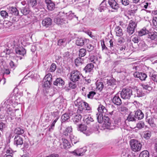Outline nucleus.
<instances>
[{
    "label": "nucleus",
    "mask_w": 157,
    "mask_h": 157,
    "mask_svg": "<svg viewBox=\"0 0 157 157\" xmlns=\"http://www.w3.org/2000/svg\"><path fill=\"white\" fill-rule=\"evenodd\" d=\"M74 104L78 108L77 113H88L91 111V108L89 104L80 98H78L75 101Z\"/></svg>",
    "instance_id": "obj_1"
},
{
    "label": "nucleus",
    "mask_w": 157,
    "mask_h": 157,
    "mask_svg": "<svg viewBox=\"0 0 157 157\" xmlns=\"http://www.w3.org/2000/svg\"><path fill=\"white\" fill-rule=\"evenodd\" d=\"M81 90L82 95L86 97H87L89 99H92L96 94L95 90L93 89L92 87L87 84H85L84 86L82 87Z\"/></svg>",
    "instance_id": "obj_2"
},
{
    "label": "nucleus",
    "mask_w": 157,
    "mask_h": 157,
    "mask_svg": "<svg viewBox=\"0 0 157 157\" xmlns=\"http://www.w3.org/2000/svg\"><path fill=\"white\" fill-rule=\"evenodd\" d=\"M82 75L80 72L76 70L72 71L70 73V79L74 82H76L82 78Z\"/></svg>",
    "instance_id": "obj_3"
},
{
    "label": "nucleus",
    "mask_w": 157,
    "mask_h": 157,
    "mask_svg": "<svg viewBox=\"0 0 157 157\" xmlns=\"http://www.w3.org/2000/svg\"><path fill=\"white\" fill-rule=\"evenodd\" d=\"M122 98L124 99H129L132 95V90L129 88L123 89L120 93Z\"/></svg>",
    "instance_id": "obj_4"
},
{
    "label": "nucleus",
    "mask_w": 157,
    "mask_h": 157,
    "mask_svg": "<svg viewBox=\"0 0 157 157\" xmlns=\"http://www.w3.org/2000/svg\"><path fill=\"white\" fill-rule=\"evenodd\" d=\"M66 102V100L59 97L54 101L53 104L54 106L57 107L58 108H61L65 105Z\"/></svg>",
    "instance_id": "obj_5"
},
{
    "label": "nucleus",
    "mask_w": 157,
    "mask_h": 157,
    "mask_svg": "<svg viewBox=\"0 0 157 157\" xmlns=\"http://www.w3.org/2000/svg\"><path fill=\"white\" fill-rule=\"evenodd\" d=\"M137 25V23L136 21L131 20L128 26L127 32L129 35L132 34L135 31V28Z\"/></svg>",
    "instance_id": "obj_6"
},
{
    "label": "nucleus",
    "mask_w": 157,
    "mask_h": 157,
    "mask_svg": "<svg viewBox=\"0 0 157 157\" xmlns=\"http://www.w3.org/2000/svg\"><path fill=\"white\" fill-rule=\"evenodd\" d=\"M116 82L115 79H111L107 81V90H111L112 92H113V90L117 87Z\"/></svg>",
    "instance_id": "obj_7"
},
{
    "label": "nucleus",
    "mask_w": 157,
    "mask_h": 157,
    "mask_svg": "<svg viewBox=\"0 0 157 157\" xmlns=\"http://www.w3.org/2000/svg\"><path fill=\"white\" fill-rule=\"evenodd\" d=\"M110 46H109V53L113 54L115 53L117 51V47L113 39H111L109 41Z\"/></svg>",
    "instance_id": "obj_8"
},
{
    "label": "nucleus",
    "mask_w": 157,
    "mask_h": 157,
    "mask_svg": "<svg viewBox=\"0 0 157 157\" xmlns=\"http://www.w3.org/2000/svg\"><path fill=\"white\" fill-rule=\"evenodd\" d=\"M77 129L78 131L82 132L87 136H89L92 133L91 131L87 130L86 126L84 125L79 124L78 126Z\"/></svg>",
    "instance_id": "obj_9"
},
{
    "label": "nucleus",
    "mask_w": 157,
    "mask_h": 157,
    "mask_svg": "<svg viewBox=\"0 0 157 157\" xmlns=\"http://www.w3.org/2000/svg\"><path fill=\"white\" fill-rule=\"evenodd\" d=\"M108 3L110 6L115 11H117L119 8V5L115 0H108Z\"/></svg>",
    "instance_id": "obj_10"
},
{
    "label": "nucleus",
    "mask_w": 157,
    "mask_h": 157,
    "mask_svg": "<svg viewBox=\"0 0 157 157\" xmlns=\"http://www.w3.org/2000/svg\"><path fill=\"white\" fill-rule=\"evenodd\" d=\"M103 120L104 124H105L108 128H109L110 129H113L112 127V124L111 123L110 121L108 116L104 115L103 116Z\"/></svg>",
    "instance_id": "obj_11"
},
{
    "label": "nucleus",
    "mask_w": 157,
    "mask_h": 157,
    "mask_svg": "<svg viewBox=\"0 0 157 157\" xmlns=\"http://www.w3.org/2000/svg\"><path fill=\"white\" fill-rule=\"evenodd\" d=\"M135 77L139 78L141 81H144L147 78L146 74L143 72H136L134 74Z\"/></svg>",
    "instance_id": "obj_12"
},
{
    "label": "nucleus",
    "mask_w": 157,
    "mask_h": 157,
    "mask_svg": "<svg viewBox=\"0 0 157 157\" xmlns=\"http://www.w3.org/2000/svg\"><path fill=\"white\" fill-rule=\"evenodd\" d=\"M23 143V139L18 135L16 136L14 139V144L17 146L19 145H21Z\"/></svg>",
    "instance_id": "obj_13"
},
{
    "label": "nucleus",
    "mask_w": 157,
    "mask_h": 157,
    "mask_svg": "<svg viewBox=\"0 0 157 157\" xmlns=\"http://www.w3.org/2000/svg\"><path fill=\"white\" fill-rule=\"evenodd\" d=\"M86 113H77V115L74 116V117L73 118V121L75 123L78 122L80 121L81 118L85 116Z\"/></svg>",
    "instance_id": "obj_14"
},
{
    "label": "nucleus",
    "mask_w": 157,
    "mask_h": 157,
    "mask_svg": "<svg viewBox=\"0 0 157 157\" xmlns=\"http://www.w3.org/2000/svg\"><path fill=\"white\" fill-rule=\"evenodd\" d=\"M52 20L50 17L46 18L42 21L43 25L46 28L50 26L52 24Z\"/></svg>",
    "instance_id": "obj_15"
},
{
    "label": "nucleus",
    "mask_w": 157,
    "mask_h": 157,
    "mask_svg": "<svg viewBox=\"0 0 157 157\" xmlns=\"http://www.w3.org/2000/svg\"><path fill=\"white\" fill-rule=\"evenodd\" d=\"M131 147H141L142 145L138 140L135 139L131 140L130 141Z\"/></svg>",
    "instance_id": "obj_16"
},
{
    "label": "nucleus",
    "mask_w": 157,
    "mask_h": 157,
    "mask_svg": "<svg viewBox=\"0 0 157 157\" xmlns=\"http://www.w3.org/2000/svg\"><path fill=\"white\" fill-rule=\"evenodd\" d=\"M112 101L114 104L117 105H120L122 103L121 100L117 94L115 95Z\"/></svg>",
    "instance_id": "obj_17"
},
{
    "label": "nucleus",
    "mask_w": 157,
    "mask_h": 157,
    "mask_svg": "<svg viewBox=\"0 0 157 157\" xmlns=\"http://www.w3.org/2000/svg\"><path fill=\"white\" fill-rule=\"evenodd\" d=\"M15 52L17 54L24 56L26 54V51L23 47H17L15 48Z\"/></svg>",
    "instance_id": "obj_18"
},
{
    "label": "nucleus",
    "mask_w": 157,
    "mask_h": 157,
    "mask_svg": "<svg viewBox=\"0 0 157 157\" xmlns=\"http://www.w3.org/2000/svg\"><path fill=\"white\" fill-rule=\"evenodd\" d=\"M94 65L92 63L88 64L84 68V70L86 73H90L93 72Z\"/></svg>",
    "instance_id": "obj_19"
},
{
    "label": "nucleus",
    "mask_w": 157,
    "mask_h": 157,
    "mask_svg": "<svg viewBox=\"0 0 157 157\" xmlns=\"http://www.w3.org/2000/svg\"><path fill=\"white\" fill-rule=\"evenodd\" d=\"M88 40L85 38H80L78 39L76 41V44L77 46H82L87 42Z\"/></svg>",
    "instance_id": "obj_20"
},
{
    "label": "nucleus",
    "mask_w": 157,
    "mask_h": 157,
    "mask_svg": "<svg viewBox=\"0 0 157 157\" xmlns=\"http://www.w3.org/2000/svg\"><path fill=\"white\" fill-rule=\"evenodd\" d=\"M135 116L136 118L138 120H141L144 117V114L140 109L137 110L135 112Z\"/></svg>",
    "instance_id": "obj_21"
},
{
    "label": "nucleus",
    "mask_w": 157,
    "mask_h": 157,
    "mask_svg": "<svg viewBox=\"0 0 157 157\" xmlns=\"http://www.w3.org/2000/svg\"><path fill=\"white\" fill-rule=\"evenodd\" d=\"M115 32L116 33V35L117 36H121L123 35L122 29L119 26H117L115 28Z\"/></svg>",
    "instance_id": "obj_22"
},
{
    "label": "nucleus",
    "mask_w": 157,
    "mask_h": 157,
    "mask_svg": "<svg viewBox=\"0 0 157 157\" xmlns=\"http://www.w3.org/2000/svg\"><path fill=\"white\" fill-rule=\"evenodd\" d=\"M87 114L86 113V115L83 116L84 119L85 120V122L87 123V124H90V122H92L94 121V119L90 115H88L87 116Z\"/></svg>",
    "instance_id": "obj_23"
},
{
    "label": "nucleus",
    "mask_w": 157,
    "mask_h": 157,
    "mask_svg": "<svg viewBox=\"0 0 157 157\" xmlns=\"http://www.w3.org/2000/svg\"><path fill=\"white\" fill-rule=\"evenodd\" d=\"M99 113L106 114L107 110L105 107L101 104H100L98 108Z\"/></svg>",
    "instance_id": "obj_24"
},
{
    "label": "nucleus",
    "mask_w": 157,
    "mask_h": 157,
    "mask_svg": "<svg viewBox=\"0 0 157 157\" xmlns=\"http://www.w3.org/2000/svg\"><path fill=\"white\" fill-rule=\"evenodd\" d=\"M9 11L10 13L15 15H18L19 12L17 8L14 7H9Z\"/></svg>",
    "instance_id": "obj_25"
},
{
    "label": "nucleus",
    "mask_w": 157,
    "mask_h": 157,
    "mask_svg": "<svg viewBox=\"0 0 157 157\" xmlns=\"http://www.w3.org/2000/svg\"><path fill=\"white\" fill-rule=\"evenodd\" d=\"M151 136V132L149 131H145L143 132L141 134V136L147 140L149 139Z\"/></svg>",
    "instance_id": "obj_26"
},
{
    "label": "nucleus",
    "mask_w": 157,
    "mask_h": 157,
    "mask_svg": "<svg viewBox=\"0 0 157 157\" xmlns=\"http://www.w3.org/2000/svg\"><path fill=\"white\" fill-rule=\"evenodd\" d=\"M53 84L55 85L63 86L64 85V82L61 78H58L54 82Z\"/></svg>",
    "instance_id": "obj_27"
},
{
    "label": "nucleus",
    "mask_w": 157,
    "mask_h": 157,
    "mask_svg": "<svg viewBox=\"0 0 157 157\" xmlns=\"http://www.w3.org/2000/svg\"><path fill=\"white\" fill-rule=\"evenodd\" d=\"M70 54L69 52H65L63 54V61L67 62H70L71 59L70 56Z\"/></svg>",
    "instance_id": "obj_28"
},
{
    "label": "nucleus",
    "mask_w": 157,
    "mask_h": 157,
    "mask_svg": "<svg viewBox=\"0 0 157 157\" xmlns=\"http://www.w3.org/2000/svg\"><path fill=\"white\" fill-rule=\"evenodd\" d=\"M148 38L152 40H154L157 37V33L156 32H149L148 33Z\"/></svg>",
    "instance_id": "obj_29"
},
{
    "label": "nucleus",
    "mask_w": 157,
    "mask_h": 157,
    "mask_svg": "<svg viewBox=\"0 0 157 157\" xmlns=\"http://www.w3.org/2000/svg\"><path fill=\"white\" fill-rule=\"evenodd\" d=\"M135 3H131L130 5V8L132 13H135L137 10L136 5L135 4Z\"/></svg>",
    "instance_id": "obj_30"
},
{
    "label": "nucleus",
    "mask_w": 157,
    "mask_h": 157,
    "mask_svg": "<svg viewBox=\"0 0 157 157\" xmlns=\"http://www.w3.org/2000/svg\"><path fill=\"white\" fill-rule=\"evenodd\" d=\"M152 83V82L151 81L147 84H141V86L143 88L146 90L148 91H150L152 90V87L151 86V83Z\"/></svg>",
    "instance_id": "obj_31"
},
{
    "label": "nucleus",
    "mask_w": 157,
    "mask_h": 157,
    "mask_svg": "<svg viewBox=\"0 0 157 157\" xmlns=\"http://www.w3.org/2000/svg\"><path fill=\"white\" fill-rule=\"evenodd\" d=\"M75 63L76 65L78 66L84 63V60L80 57H78L75 59Z\"/></svg>",
    "instance_id": "obj_32"
},
{
    "label": "nucleus",
    "mask_w": 157,
    "mask_h": 157,
    "mask_svg": "<svg viewBox=\"0 0 157 157\" xmlns=\"http://www.w3.org/2000/svg\"><path fill=\"white\" fill-rule=\"evenodd\" d=\"M149 76L154 81L157 82V74L153 72H149Z\"/></svg>",
    "instance_id": "obj_33"
},
{
    "label": "nucleus",
    "mask_w": 157,
    "mask_h": 157,
    "mask_svg": "<svg viewBox=\"0 0 157 157\" xmlns=\"http://www.w3.org/2000/svg\"><path fill=\"white\" fill-rule=\"evenodd\" d=\"M148 31L146 28H144L138 32V34L139 36H141L146 34H148Z\"/></svg>",
    "instance_id": "obj_34"
},
{
    "label": "nucleus",
    "mask_w": 157,
    "mask_h": 157,
    "mask_svg": "<svg viewBox=\"0 0 157 157\" xmlns=\"http://www.w3.org/2000/svg\"><path fill=\"white\" fill-rule=\"evenodd\" d=\"M135 91L136 93L134 94L135 97H140L144 96V94L141 90L137 89Z\"/></svg>",
    "instance_id": "obj_35"
},
{
    "label": "nucleus",
    "mask_w": 157,
    "mask_h": 157,
    "mask_svg": "<svg viewBox=\"0 0 157 157\" xmlns=\"http://www.w3.org/2000/svg\"><path fill=\"white\" fill-rule=\"evenodd\" d=\"M23 129L20 128H17L14 129V133L17 135H21L24 133Z\"/></svg>",
    "instance_id": "obj_36"
},
{
    "label": "nucleus",
    "mask_w": 157,
    "mask_h": 157,
    "mask_svg": "<svg viewBox=\"0 0 157 157\" xmlns=\"http://www.w3.org/2000/svg\"><path fill=\"white\" fill-rule=\"evenodd\" d=\"M96 117L98 122L100 123L103 122V114L99 113L96 114Z\"/></svg>",
    "instance_id": "obj_37"
},
{
    "label": "nucleus",
    "mask_w": 157,
    "mask_h": 157,
    "mask_svg": "<svg viewBox=\"0 0 157 157\" xmlns=\"http://www.w3.org/2000/svg\"><path fill=\"white\" fill-rule=\"evenodd\" d=\"M66 44V39L65 38L59 40L58 42V45L60 46H65Z\"/></svg>",
    "instance_id": "obj_38"
},
{
    "label": "nucleus",
    "mask_w": 157,
    "mask_h": 157,
    "mask_svg": "<svg viewBox=\"0 0 157 157\" xmlns=\"http://www.w3.org/2000/svg\"><path fill=\"white\" fill-rule=\"evenodd\" d=\"M27 4L32 7L35 6L37 4L36 0H26Z\"/></svg>",
    "instance_id": "obj_39"
},
{
    "label": "nucleus",
    "mask_w": 157,
    "mask_h": 157,
    "mask_svg": "<svg viewBox=\"0 0 157 157\" xmlns=\"http://www.w3.org/2000/svg\"><path fill=\"white\" fill-rule=\"evenodd\" d=\"M62 140L63 141V144H62L63 147H67L69 146L71 147V145L70 144L69 142L66 139L62 138Z\"/></svg>",
    "instance_id": "obj_40"
},
{
    "label": "nucleus",
    "mask_w": 157,
    "mask_h": 157,
    "mask_svg": "<svg viewBox=\"0 0 157 157\" xmlns=\"http://www.w3.org/2000/svg\"><path fill=\"white\" fill-rule=\"evenodd\" d=\"M59 112L58 111L51 113V115L53 117V119L58 120L59 119Z\"/></svg>",
    "instance_id": "obj_41"
},
{
    "label": "nucleus",
    "mask_w": 157,
    "mask_h": 157,
    "mask_svg": "<svg viewBox=\"0 0 157 157\" xmlns=\"http://www.w3.org/2000/svg\"><path fill=\"white\" fill-rule=\"evenodd\" d=\"M136 119L135 115H132V113H131L128 116L127 120L129 121H135Z\"/></svg>",
    "instance_id": "obj_42"
},
{
    "label": "nucleus",
    "mask_w": 157,
    "mask_h": 157,
    "mask_svg": "<svg viewBox=\"0 0 157 157\" xmlns=\"http://www.w3.org/2000/svg\"><path fill=\"white\" fill-rule=\"evenodd\" d=\"M149 153L148 151L145 150L140 153L139 157H149Z\"/></svg>",
    "instance_id": "obj_43"
},
{
    "label": "nucleus",
    "mask_w": 157,
    "mask_h": 157,
    "mask_svg": "<svg viewBox=\"0 0 157 157\" xmlns=\"http://www.w3.org/2000/svg\"><path fill=\"white\" fill-rule=\"evenodd\" d=\"M69 137L71 140L72 144L73 143L74 144H75L78 141L76 137H75L72 134H70Z\"/></svg>",
    "instance_id": "obj_44"
},
{
    "label": "nucleus",
    "mask_w": 157,
    "mask_h": 157,
    "mask_svg": "<svg viewBox=\"0 0 157 157\" xmlns=\"http://www.w3.org/2000/svg\"><path fill=\"white\" fill-rule=\"evenodd\" d=\"M66 14L67 16V18L69 20L72 19L73 17H76L74 13H72L71 11H70L68 13H67Z\"/></svg>",
    "instance_id": "obj_45"
},
{
    "label": "nucleus",
    "mask_w": 157,
    "mask_h": 157,
    "mask_svg": "<svg viewBox=\"0 0 157 157\" xmlns=\"http://www.w3.org/2000/svg\"><path fill=\"white\" fill-rule=\"evenodd\" d=\"M107 8L105 0H103L100 5V11L101 12L102 10H104Z\"/></svg>",
    "instance_id": "obj_46"
},
{
    "label": "nucleus",
    "mask_w": 157,
    "mask_h": 157,
    "mask_svg": "<svg viewBox=\"0 0 157 157\" xmlns=\"http://www.w3.org/2000/svg\"><path fill=\"white\" fill-rule=\"evenodd\" d=\"M47 7L48 10L51 11L52 10H54L55 8V3L52 2L51 3L48 4Z\"/></svg>",
    "instance_id": "obj_47"
},
{
    "label": "nucleus",
    "mask_w": 157,
    "mask_h": 157,
    "mask_svg": "<svg viewBox=\"0 0 157 157\" xmlns=\"http://www.w3.org/2000/svg\"><path fill=\"white\" fill-rule=\"evenodd\" d=\"M96 88L100 91H101L104 87V85L102 82H97L96 84Z\"/></svg>",
    "instance_id": "obj_48"
},
{
    "label": "nucleus",
    "mask_w": 157,
    "mask_h": 157,
    "mask_svg": "<svg viewBox=\"0 0 157 157\" xmlns=\"http://www.w3.org/2000/svg\"><path fill=\"white\" fill-rule=\"evenodd\" d=\"M86 51L84 48H81L79 50V56L81 57L84 56L86 54Z\"/></svg>",
    "instance_id": "obj_49"
},
{
    "label": "nucleus",
    "mask_w": 157,
    "mask_h": 157,
    "mask_svg": "<svg viewBox=\"0 0 157 157\" xmlns=\"http://www.w3.org/2000/svg\"><path fill=\"white\" fill-rule=\"evenodd\" d=\"M21 12L23 15H26L29 13V10L28 7H25L21 10Z\"/></svg>",
    "instance_id": "obj_50"
},
{
    "label": "nucleus",
    "mask_w": 157,
    "mask_h": 157,
    "mask_svg": "<svg viewBox=\"0 0 157 157\" xmlns=\"http://www.w3.org/2000/svg\"><path fill=\"white\" fill-rule=\"evenodd\" d=\"M138 45L140 49L143 51H144L147 48L146 45L143 41L141 43H140Z\"/></svg>",
    "instance_id": "obj_51"
},
{
    "label": "nucleus",
    "mask_w": 157,
    "mask_h": 157,
    "mask_svg": "<svg viewBox=\"0 0 157 157\" xmlns=\"http://www.w3.org/2000/svg\"><path fill=\"white\" fill-rule=\"evenodd\" d=\"M153 28L157 30V17H154L152 20Z\"/></svg>",
    "instance_id": "obj_52"
},
{
    "label": "nucleus",
    "mask_w": 157,
    "mask_h": 157,
    "mask_svg": "<svg viewBox=\"0 0 157 157\" xmlns=\"http://www.w3.org/2000/svg\"><path fill=\"white\" fill-rule=\"evenodd\" d=\"M12 136V134L11 133L9 134V137L8 138V140L6 142V143L5 144V147H8L10 146V139Z\"/></svg>",
    "instance_id": "obj_53"
},
{
    "label": "nucleus",
    "mask_w": 157,
    "mask_h": 157,
    "mask_svg": "<svg viewBox=\"0 0 157 157\" xmlns=\"http://www.w3.org/2000/svg\"><path fill=\"white\" fill-rule=\"evenodd\" d=\"M61 118L63 121H65L70 118V117L68 114L64 113L62 115Z\"/></svg>",
    "instance_id": "obj_54"
},
{
    "label": "nucleus",
    "mask_w": 157,
    "mask_h": 157,
    "mask_svg": "<svg viewBox=\"0 0 157 157\" xmlns=\"http://www.w3.org/2000/svg\"><path fill=\"white\" fill-rule=\"evenodd\" d=\"M52 76L50 73L48 74L45 77V80L51 82L52 81Z\"/></svg>",
    "instance_id": "obj_55"
},
{
    "label": "nucleus",
    "mask_w": 157,
    "mask_h": 157,
    "mask_svg": "<svg viewBox=\"0 0 157 157\" xmlns=\"http://www.w3.org/2000/svg\"><path fill=\"white\" fill-rule=\"evenodd\" d=\"M54 121L52 123V124L49 126L48 130L49 131H51L52 130L54 129L55 127V124L58 120L54 119Z\"/></svg>",
    "instance_id": "obj_56"
},
{
    "label": "nucleus",
    "mask_w": 157,
    "mask_h": 157,
    "mask_svg": "<svg viewBox=\"0 0 157 157\" xmlns=\"http://www.w3.org/2000/svg\"><path fill=\"white\" fill-rule=\"evenodd\" d=\"M0 13L1 16L4 18H7L8 16V13L5 11H1Z\"/></svg>",
    "instance_id": "obj_57"
},
{
    "label": "nucleus",
    "mask_w": 157,
    "mask_h": 157,
    "mask_svg": "<svg viewBox=\"0 0 157 157\" xmlns=\"http://www.w3.org/2000/svg\"><path fill=\"white\" fill-rule=\"evenodd\" d=\"M55 22L58 25L61 24L63 22V20L58 17L55 19Z\"/></svg>",
    "instance_id": "obj_58"
},
{
    "label": "nucleus",
    "mask_w": 157,
    "mask_h": 157,
    "mask_svg": "<svg viewBox=\"0 0 157 157\" xmlns=\"http://www.w3.org/2000/svg\"><path fill=\"white\" fill-rule=\"evenodd\" d=\"M56 64L54 63H53L51 65L49 71L51 72H53L56 70Z\"/></svg>",
    "instance_id": "obj_59"
},
{
    "label": "nucleus",
    "mask_w": 157,
    "mask_h": 157,
    "mask_svg": "<svg viewBox=\"0 0 157 157\" xmlns=\"http://www.w3.org/2000/svg\"><path fill=\"white\" fill-rule=\"evenodd\" d=\"M86 46L87 51L89 52H91L94 49V46L90 44H87Z\"/></svg>",
    "instance_id": "obj_60"
},
{
    "label": "nucleus",
    "mask_w": 157,
    "mask_h": 157,
    "mask_svg": "<svg viewBox=\"0 0 157 157\" xmlns=\"http://www.w3.org/2000/svg\"><path fill=\"white\" fill-rule=\"evenodd\" d=\"M147 121L150 125V126L153 127L155 125V124L154 123V121L153 119L151 118H150L147 119Z\"/></svg>",
    "instance_id": "obj_61"
},
{
    "label": "nucleus",
    "mask_w": 157,
    "mask_h": 157,
    "mask_svg": "<svg viewBox=\"0 0 157 157\" xmlns=\"http://www.w3.org/2000/svg\"><path fill=\"white\" fill-rule=\"evenodd\" d=\"M144 126V123L142 121H140L136 124L137 127L140 129L143 128Z\"/></svg>",
    "instance_id": "obj_62"
},
{
    "label": "nucleus",
    "mask_w": 157,
    "mask_h": 157,
    "mask_svg": "<svg viewBox=\"0 0 157 157\" xmlns=\"http://www.w3.org/2000/svg\"><path fill=\"white\" fill-rule=\"evenodd\" d=\"M141 149V148H130L129 149V151L133 153V151L134 152H137L140 151Z\"/></svg>",
    "instance_id": "obj_63"
},
{
    "label": "nucleus",
    "mask_w": 157,
    "mask_h": 157,
    "mask_svg": "<svg viewBox=\"0 0 157 157\" xmlns=\"http://www.w3.org/2000/svg\"><path fill=\"white\" fill-rule=\"evenodd\" d=\"M51 84V82L48 81L47 80H45L44 83V86L46 88L49 87Z\"/></svg>",
    "instance_id": "obj_64"
}]
</instances>
